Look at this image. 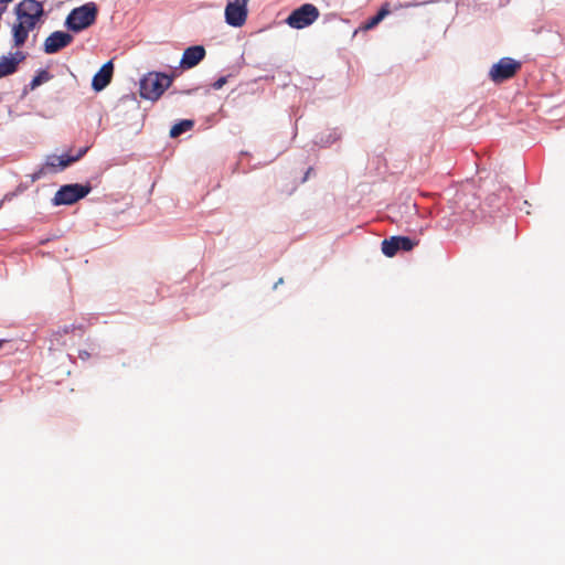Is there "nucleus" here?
Segmentation results:
<instances>
[{
    "instance_id": "f03ea898",
    "label": "nucleus",
    "mask_w": 565,
    "mask_h": 565,
    "mask_svg": "<svg viewBox=\"0 0 565 565\" xmlns=\"http://www.w3.org/2000/svg\"><path fill=\"white\" fill-rule=\"evenodd\" d=\"M173 82V77L164 73H149L140 82V96L148 100H158Z\"/></svg>"
},
{
    "instance_id": "aec40b11",
    "label": "nucleus",
    "mask_w": 565,
    "mask_h": 565,
    "mask_svg": "<svg viewBox=\"0 0 565 565\" xmlns=\"http://www.w3.org/2000/svg\"><path fill=\"white\" fill-rule=\"evenodd\" d=\"M311 171H312V168H309L303 177V181H306L308 179V177L311 175Z\"/></svg>"
},
{
    "instance_id": "1a4fd4ad",
    "label": "nucleus",
    "mask_w": 565,
    "mask_h": 565,
    "mask_svg": "<svg viewBox=\"0 0 565 565\" xmlns=\"http://www.w3.org/2000/svg\"><path fill=\"white\" fill-rule=\"evenodd\" d=\"M73 41V36L63 31H55L51 33L44 41V52L46 54L57 53L60 50L70 45Z\"/></svg>"
},
{
    "instance_id": "9d476101",
    "label": "nucleus",
    "mask_w": 565,
    "mask_h": 565,
    "mask_svg": "<svg viewBox=\"0 0 565 565\" xmlns=\"http://www.w3.org/2000/svg\"><path fill=\"white\" fill-rule=\"evenodd\" d=\"M25 53L15 51L9 56L3 55L0 58V78L13 74L18 65L25 60Z\"/></svg>"
},
{
    "instance_id": "a211bd4d",
    "label": "nucleus",
    "mask_w": 565,
    "mask_h": 565,
    "mask_svg": "<svg viewBox=\"0 0 565 565\" xmlns=\"http://www.w3.org/2000/svg\"><path fill=\"white\" fill-rule=\"evenodd\" d=\"M13 0H0V12H4Z\"/></svg>"
},
{
    "instance_id": "9b49d317",
    "label": "nucleus",
    "mask_w": 565,
    "mask_h": 565,
    "mask_svg": "<svg viewBox=\"0 0 565 565\" xmlns=\"http://www.w3.org/2000/svg\"><path fill=\"white\" fill-rule=\"evenodd\" d=\"M205 49L202 45L190 46L184 50L180 65L182 68H192L205 57Z\"/></svg>"
},
{
    "instance_id": "f257e3e1",
    "label": "nucleus",
    "mask_w": 565,
    "mask_h": 565,
    "mask_svg": "<svg viewBox=\"0 0 565 565\" xmlns=\"http://www.w3.org/2000/svg\"><path fill=\"white\" fill-rule=\"evenodd\" d=\"M15 14L17 22L11 28L13 46L21 47L26 42L29 32L40 22L44 10L42 3L36 0H22L15 7Z\"/></svg>"
},
{
    "instance_id": "423d86ee",
    "label": "nucleus",
    "mask_w": 565,
    "mask_h": 565,
    "mask_svg": "<svg viewBox=\"0 0 565 565\" xmlns=\"http://www.w3.org/2000/svg\"><path fill=\"white\" fill-rule=\"evenodd\" d=\"M319 10L311 3H305L294 10L286 22L294 29H303L312 24L319 18Z\"/></svg>"
},
{
    "instance_id": "f3484780",
    "label": "nucleus",
    "mask_w": 565,
    "mask_h": 565,
    "mask_svg": "<svg viewBox=\"0 0 565 565\" xmlns=\"http://www.w3.org/2000/svg\"><path fill=\"white\" fill-rule=\"evenodd\" d=\"M227 82V78L226 77H220L217 81H215L213 84H212V87L214 89H221L225 83Z\"/></svg>"
},
{
    "instance_id": "6ab92c4d",
    "label": "nucleus",
    "mask_w": 565,
    "mask_h": 565,
    "mask_svg": "<svg viewBox=\"0 0 565 565\" xmlns=\"http://www.w3.org/2000/svg\"><path fill=\"white\" fill-rule=\"evenodd\" d=\"M79 358H81V359H88V358H89V353H88V352H86V351H81V352H79Z\"/></svg>"
},
{
    "instance_id": "6e6552de",
    "label": "nucleus",
    "mask_w": 565,
    "mask_h": 565,
    "mask_svg": "<svg viewBox=\"0 0 565 565\" xmlns=\"http://www.w3.org/2000/svg\"><path fill=\"white\" fill-rule=\"evenodd\" d=\"M415 243L406 236H392L382 242V252L387 257H393L398 250L408 252L413 249Z\"/></svg>"
},
{
    "instance_id": "7ed1b4c3",
    "label": "nucleus",
    "mask_w": 565,
    "mask_h": 565,
    "mask_svg": "<svg viewBox=\"0 0 565 565\" xmlns=\"http://www.w3.org/2000/svg\"><path fill=\"white\" fill-rule=\"evenodd\" d=\"M98 9L94 2L85 3L73 9L66 18V26L74 32H79L95 23Z\"/></svg>"
},
{
    "instance_id": "20e7f679",
    "label": "nucleus",
    "mask_w": 565,
    "mask_h": 565,
    "mask_svg": "<svg viewBox=\"0 0 565 565\" xmlns=\"http://www.w3.org/2000/svg\"><path fill=\"white\" fill-rule=\"evenodd\" d=\"M92 191L89 184H66L61 186L53 198L54 205H71L85 198Z\"/></svg>"
},
{
    "instance_id": "2eb2a0df",
    "label": "nucleus",
    "mask_w": 565,
    "mask_h": 565,
    "mask_svg": "<svg viewBox=\"0 0 565 565\" xmlns=\"http://www.w3.org/2000/svg\"><path fill=\"white\" fill-rule=\"evenodd\" d=\"M388 9L384 7L381 8V10L365 23L364 29L370 30L376 26L388 14Z\"/></svg>"
},
{
    "instance_id": "ddd939ff",
    "label": "nucleus",
    "mask_w": 565,
    "mask_h": 565,
    "mask_svg": "<svg viewBox=\"0 0 565 565\" xmlns=\"http://www.w3.org/2000/svg\"><path fill=\"white\" fill-rule=\"evenodd\" d=\"M87 151V148H82L75 156H51L47 159V166L64 169L71 163L79 160Z\"/></svg>"
},
{
    "instance_id": "4468645a",
    "label": "nucleus",
    "mask_w": 565,
    "mask_h": 565,
    "mask_svg": "<svg viewBox=\"0 0 565 565\" xmlns=\"http://www.w3.org/2000/svg\"><path fill=\"white\" fill-rule=\"evenodd\" d=\"M193 125H194L193 120H190V119L181 120L180 122L172 126V128L170 129V137L171 138L179 137L181 134L190 130L193 127Z\"/></svg>"
},
{
    "instance_id": "0eeeda50",
    "label": "nucleus",
    "mask_w": 565,
    "mask_h": 565,
    "mask_svg": "<svg viewBox=\"0 0 565 565\" xmlns=\"http://www.w3.org/2000/svg\"><path fill=\"white\" fill-rule=\"evenodd\" d=\"M249 0H233L225 7V21L228 25L239 28L245 24L248 14Z\"/></svg>"
},
{
    "instance_id": "f8f14e48",
    "label": "nucleus",
    "mask_w": 565,
    "mask_h": 565,
    "mask_svg": "<svg viewBox=\"0 0 565 565\" xmlns=\"http://www.w3.org/2000/svg\"><path fill=\"white\" fill-rule=\"evenodd\" d=\"M114 72V65L111 61L105 63L100 70L94 75L92 86L94 90H103L111 81Z\"/></svg>"
},
{
    "instance_id": "dca6fc26",
    "label": "nucleus",
    "mask_w": 565,
    "mask_h": 565,
    "mask_svg": "<svg viewBox=\"0 0 565 565\" xmlns=\"http://www.w3.org/2000/svg\"><path fill=\"white\" fill-rule=\"evenodd\" d=\"M51 78V75L46 71H41L31 82V87L35 88L44 82H47Z\"/></svg>"
},
{
    "instance_id": "412c9836",
    "label": "nucleus",
    "mask_w": 565,
    "mask_h": 565,
    "mask_svg": "<svg viewBox=\"0 0 565 565\" xmlns=\"http://www.w3.org/2000/svg\"><path fill=\"white\" fill-rule=\"evenodd\" d=\"M311 171H312V168H309L303 177V181H306L308 179V177L311 175Z\"/></svg>"
},
{
    "instance_id": "4be33fe9",
    "label": "nucleus",
    "mask_w": 565,
    "mask_h": 565,
    "mask_svg": "<svg viewBox=\"0 0 565 565\" xmlns=\"http://www.w3.org/2000/svg\"><path fill=\"white\" fill-rule=\"evenodd\" d=\"M282 281H284V280H282V278H280V279L275 284L274 288H277V286H278V285H281V284H282Z\"/></svg>"
},
{
    "instance_id": "39448f33",
    "label": "nucleus",
    "mask_w": 565,
    "mask_h": 565,
    "mask_svg": "<svg viewBox=\"0 0 565 565\" xmlns=\"http://www.w3.org/2000/svg\"><path fill=\"white\" fill-rule=\"evenodd\" d=\"M521 67V62L512 57H502L491 66L489 77L493 83L500 84L512 78Z\"/></svg>"
}]
</instances>
